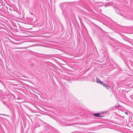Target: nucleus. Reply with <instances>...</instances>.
Here are the masks:
<instances>
[{
    "label": "nucleus",
    "instance_id": "8",
    "mask_svg": "<svg viewBox=\"0 0 133 133\" xmlns=\"http://www.w3.org/2000/svg\"><path fill=\"white\" fill-rule=\"evenodd\" d=\"M105 7H107V5H105Z\"/></svg>",
    "mask_w": 133,
    "mask_h": 133
},
{
    "label": "nucleus",
    "instance_id": "1",
    "mask_svg": "<svg viewBox=\"0 0 133 133\" xmlns=\"http://www.w3.org/2000/svg\"><path fill=\"white\" fill-rule=\"evenodd\" d=\"M93 115L97 117H102V115H101V114L99 113H96L94 114H93Z\"/></svg>",
    "mask_w": 133,
    "mask_h": 133
},
{
    "label": "nucleus",
    "instance_id": "3",
    "mask_svg": "<svg viewBox=\"0 0 133 133\" xmlns=\"http://www.w3.org/2000/svg\"><path fill=\"white\" fill-rule=\"evenodd\" d=\"M105 87L107 89H109L110 88V87L107 84L106 85Z\"/></svg>",
    "mask_w": 133,
    "mask_h": 133
},
{
    "label": "nucleus",
    "instance_id": "2",
    "mask_svg": "<svg viewBox=\"0 0 133 133\" xmlns=\"http://www.w3.org/2000/svg\"><path fill=\"white\" fill-rule=\"evenodd\" d=\"M96 82L97 83H99L100 84H101V83H102V82L99 79L97 78H96Z\"/></svg>",
    "mask_w": 133,
    "mask_h": 133
},
{
    "label": "nucleus",
    "instance_id": "4",
    "mask_svg": "<svg viewBox=\"0 0 133 133\" xmlns=\"http://www.w3.org/2000/svg\"><path fill=\"white\" fill-rule=\"evenodd\" d=\"M101 84L104 87H105V85H106V84L105 83H103V82H102V83H101Z\"/></svg>",
    "mask_w": 133,
    "mask_h": 133
},
{
    "label": "nucleus",
    "instance_id": "5",
    "mask_svg": "<svg viewBox=\"0 0 133 133\" xmlns=\"http://www.w3.org/2000/svg\"><path fill=\"white\" fill-rule=\"evenodd\" d=\"M9 9L11 11L12 10V9L11 8H9Z\"/></svg>",
    "mask_w": 133,
    "mask_h": 133
},
{
    "label": "nucleus",
    "instance_id": "6",
    "mask_svg": "<svg viewBox=\"0 0 133 133\" xmlns=\"http://www.w3.org/2000/svg\"><path fill=\"white\" fill-rule=\"evenodd\" d=\"M3 104H5V102H3Z\"/></svg>",
    "mask_w": 133,
    "mask_h": 133
},
{
    "label": "nucleus",
    "instance_id": "7",
    "mask_svg": "<svg viewBox=\"0 0 133 133\" xmlns=\"http://www.w3.org/2000/svg\"><path fill=\"white\" fill-rule=\"evenodd\" d=\"M125 113L127 115H128V112H125Z\"/></svg>",
    "mask_w": 133,
    "mask_h": 133
}]
</instances>
